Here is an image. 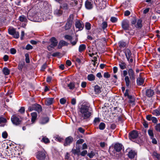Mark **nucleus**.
<instances>
[{
  "label": "nucleus",
  "instance_id": "nucleus-1",
  "mask_svg": "<svg viewBox=\"0 0 160 160\" xmlns=\"http://www.w3.org/2000/svg\"><path fill=\"white\" fill-rule=\"evenodd\" d=\"M79 116L82 120L89 118L92 114V110L88 104H82L80 108Z\"/></svg>",
  "mask_w": 160,
  "mask_h": 160
},
{
  "label": "nucleus",
  "instance_id": "nucleus-2",
  "mask_svg": "<svg viewBox=\"0 0 160 160\" xmlns=\"http://www.w3.org/2000/svg\"><path fill=\"white\" fill-rule=\"evenodd\" d=\"M101 0H94L95 4L100 9H103L106 7L107 2L105 1H102L103 6L101 5Z\"/></svg>",
  "mask_w": 160,
  "mask_h": 160
},
{
  "label": "nucleus",
  "instance_id": "nucleus-3",
  "mask_svg": "<svg viewBox=\"0 0 160 160\" xmlns=\"http://www.w3.org/2000/svg\"><path fill=\"white\" fill-rule=\"evenodd\" d=\"M124 53L127 60L130 62H132L133 60L131 58L132 53L130 50L128 49H127L125 50Z\"/></svg>",
  "mask_w": 160,
  "mask_h": 160
},
{
  "label": "nucleus",
  "instance_id": "nucleus-4",
  "mask_svg": "<svg viewBox=\"0 0 160 160\" xmlns=\"http://www.w3.org/2000/svg\"><path fill=\"white\" fill-rule=\"evenodd\" d=\"M122 28L125 30H130L129 22L128 20H124L122 22Z\"/></svg>",
  "mask_w": 160,
  "mask_h": 160
},
{
  "label": "nucleus",
  "instance_id": "nucleus-5",
  "mask_svg": "<svg viewBox=\"0 0 160 160\" xmlns=\"http://www.w3.org/2000/svg\"><path fill=\"white\" fill-rule=\"evenodd\" d=\"M46 157V154L44 151H39L36 155L37 158L39 160H42L44 159Z\"/></svg>",
  "mask_w": 160,
  "mask_h": 160
},
{
  "label": "nucleus",
  "instance_id": "nucleus-6",
  "mask_svg": "<svg viewBox=\"0 0 160 160\" xmlns=\"http://www.w3.org/2000/svg\"><path fill=\"white\" fill-rule=\"evenodd\" d=\"M11 119L12 123L15 125H18L20 123L21 120L16 115L12 116Z\"/></svg>",
  "mask_w": 160,
  "mask_h": 160
},
{
  "label": "nucleus",
  "instance_id": "nucleus-7",
  "mask_svg": "<svg viewBox=\"0 0 160 160\" xmlns=\"http://www.w3.org/2000/svg\"><path fill=\"white\" fill-rule=\"evenodd\" d=\"M73 138L71 136H69L66 138L65 142L64 143V145L65 146L69 145L73 142Z\"/></svg>",
  "mask_w": 160,
  "mask_h": 160
},
{
  "label": "nucleus",
  "instance_id": "nucleus-8",
  "mask_svg": "<svg viewBox=\"0 0 160 160\" xmlns=\"http://www.w3.org/2000/svg\"><path fill=\"white\" fill-rule=\"evenodd\" d=\"M69 17L70 20H69V21H68L67 22L65 27V28L66 30H68L70 29L72 26V22L73 19V15H70Z\"/></svg>",
  "mask_w": 160,
  "mask_h": 160
},
{
  "label": "nucleus",
  "instance_id": "nucleus-9",
  "mask_svg": "<svg viewBox=\"0 0 160 160\" xmlns=\"http://www.w3.org/2000/svg\"><path fill=\"white\" fill-rule=\"evenodd\" d=\"M75 26L76 27L78 28L79 30H82L84 27V25L82 23V22L78 20H77L76 21Z\"/></svg>",
  "mask_w": 160,
  "mask_h": 160
},
{
  "label": "nucleus",
  "instance_id": "nucleus-10",
  "mask_svg": "<svg viewBox=\"0 0 160 160\" xmlns=\"http://www.w3.org/2000/svg\"><path fill=\"white\" fill-rule=\"evenodd\" d=\"M33 20L35 22H40L42 21V16L40 13H38L33 16Z\"/></svg>",
  "mask_w": 160,
  "mask_h": 160
},
{
  "label": "nucleus",
  "instance_id": "nucleus-11",
  "mask_svg": "<svg viewBox=\"0 0 160 160\" xmlns=\"http://www.w3.org/2000/svg\"><path fill=\"white\" fill-rule=\"evenodd\" d=\"M138 136V132L136 131H133L129 134V138L132 140L135 139Z\"/></svg>",
  "mask_w": 160,
  "mask_h": 160
},
{
  "label": "nucleus",
  "instance_id": "nucleus-12",
  "mask_svg": "<svg viewBox=\"0 0 160 160\" xmlns=\"http://www.w3.org/2000/svg\"><path fill=\"white\" fill-rule=\"evenodd\" d=\"M128 73L131 80H134L135 76L133 70L132 68H129L128 70Z\"/></svg>",
  "mask_w": 160,
  "mask_h": 160
},
{
  "label": "nucleus",
  "instance_id": "nucleus-13",
  "mask_svg": "<svg viewBox=\"0 0 160 160\" xmlns=\"http://www.w3.org/2000/svg\"><path fill=\"white\" fill-rule=\"evenodd\" d=\"M93 2L91 0H87L85 2V5L86 8L88 9H91L92 8Z\"/></svg>",
  "mask_w": 160,
  "mask_h": 160
},
{
  "label": "nucleus",
  "instance_id": "nucleus-14",
  "mask_svg": "<svg viewBox=\"0 0 160 160\" xmlns=\"http://www.w3.org/2000/svg\"><path fill=\"white\" fill-rule=\"evenodd\" d=\"M122 146L120 143H117L114 145V149L118 152H120L122 149Z\"/></svg>",
  "mask_w": 160,
  "mask_h": 160
},
{
  "label": "nucleus",
  "instance_id": "nucleus-15",
  "mask_svg": "<svg viewBox=\"0 0 160 160\" xmlns=\"http://www.w3.org/2000/svg\"><path fill=\"white\" fill-rule=\"evenodd\" d=\"M136 156L137 152L131 150L128 153V156L131 159L134 158Z\"/></svg>",
  "mask_w": 160,
  "mask_h": 160
},
{
  "label": "nucleus",
  "instance_id": "nucleus-16",
  "mask_svg": "<svg viewBox=\"0 0 160 160\" xmlns=\"http://www.w3.org/2000/svg\"><path fill=\"white\" fill-rule=\"evenodd\" d=\"M154 92L151 89H147L146 92V95L148 97H152L154 94Z\"/></svg>",
  "mask_w": 160,
  "mask_h": 160
},
{
  "label": "nucleus",
  "instance_id": "nucleus-17",
  "mask_svg": "<svg viewBox=\"0 0 160 160\" xmlns=\"http://www.w3.org/2000/svg\"><path fill=\"white\" fill-rule=\"evenodd\" d=\"M54 14L57 16H59L62 15V11L60 10V8H56L54 12Z\"/></svg>",
  "mask_w": 160,
  "mask_h": 160
},
{
  "label": "nucleus",
  "instance_id": "nucleus-18",
  "mask_svg": "<svg viewBox=\"0 0 160 160\" xmlns=\"http://www.w3.org/2000/svg\"><path fill=\"white\" fill-rule=\"evenodd\" d=\"M130 77H129L128 76H126L125 77L124 80L126 86L127 87H128L131 85V82L130 81Z\"/></svg>",
  "mask_w": 160,
  "mask_h": 160
},
{
  "label": "nucleus",
  "instance_id": "nucleus-19",
  "mask_svg": "<svg viewBox=\"0 0 160 160\" xmlns=\"http://www.w3.org/2000/svg\"><path fill=\"white\" fill-rule=\"evenodd\" d=\"M32 108L34 110L37 111L38 112L41 111V107L40 105L38 104H35L32 105Z\"/></svg>",
  "mask_w": 160,
  "mask_h": 160
},
{
  "label": "nucleus",
  "instance_id": "nucleus-20",
  "mask_svg": "<svg viewBox=\"0 0 160 160\" xmlns=\"http://www.w3.org/2000/svg\"><path fill=\"white\" fill-rule=\"evenodd\" d=\"M7 121L6 118L2 117H0V126L1 127H4Z\"/></svg>",
  "mask_w": 160,
  "mask_h": 160
},
{
  "label": "nucleus",
  "instance_id": "nucleus-21",
  "mask_svg": "<svg viewBox=\"0 0 160 160\" xmlns=\"http://www.w3.org/2000/svg\"><path fill=\"white\" fill-rule=\"evenodd\" d=\"M50 41L51 42L52 45H53L56 47L58 44V41L56 40V38L54 37H52L50 39Z\"/></svg>",
  "mask_w": 160,
  "mask_h": 160
},
{
  "label": "nucleus",
  "instance_id": "nucleus-22",
  "mask_svg": "<svg viewBox=\"0 0 160 160\" xmlns=\"http://www.w3.org/2000/svg\"><path fill=\"white\" fill-rule=\"evenodd\" d=\"M144 81V79L141 77L138 78L137 80V84L138 85H141L143 84Z\"/></svg>",
  "mask_w": 160,
  "mask_h": 160
},
{
  "label": "nucleus",
  "instance_id": "nucleus-23",
  "mask_svg": "<svg viewBox=\"0 0 160 160\" xmlns=\"http://www.w3.org/2000/svg\"><path fill=\"white\" fill-rule=\"evenodd\" d=\"M53 98H47L45 101V104L47 105H49L52 103Z\"/></svg>",
  "mask_w": 160,
  "mask_h": 160
},
{
  "label": "nucleus",
  "instance_id": "nucleus-24",
  "mask_svg": "<svg viewBox=\"0 0 160 160\" xmlns=\"http://www.w3.org/2000/svg\"><path fill=\"white\" fill-rule=\"evenodd\" d=\"M32 116L31 121L32 123H33L37 118V114L36 112H33L31 113Z\"/></svg>",
  "mask_w": 160,
  "mask_h": 160
},
{
  "label": "nucleus",
  "instance_id": "nucleus-25",
  "mask_svg": "<svg viewBox=\"0 0 160 160\" xmlns=\"http://www.w3.org/2000/svg\"><path fill=\"white\" fill-rule=\"evenodd\" d=\"M126 63L122 61H121L119 62V65L122 69H124L126 68Z\"/></svg>",
  "mask_w": 160,
  "mask_h": 160
},
{
  "label": "nucleus",
  "instance_id": "nucleus-26",
  "mask_svg": "<svg viewBox=\"0 0 160 160\" xmlns=\"http://www.w3.org/2000/svg\"><path fill=\"white\" fill-rule=\"evenodd\" d=\"M49 121V118L48 117H46L42 118L40 121V123L42 124H45L47 123Z\"/></svg>",
  "mask_w": 160,
  "mask_h": 160
},
{
  "label": "nucleus",
  "instance_id": "nucleus-27",
  "mask_svg": "<svg viewBox=\"0 0 160 160\" xmlns=\"http://www.w3.org/2000/svg\"><path fill=\"white\" fill-rule=\"evenodd\" d=\"M19 20L22 22H27V19L26 17L24 15H22L19 17Z\"/></svg>",
  "mask_w": 160,
  "mask_h": 160
},
{
  "label": "nucleus",
  "instance_id": "nucleus-28",
  "mask_svg": "<svg viewBox=\"0 0 160 160\" xmlns=\"http://www.w3.org/2000/svg\"><path fill=\"white\" fill-rule=\"evenodd\" d=\"M142 20L139 19H138L137 21V24L135 25V27L137 28H141L142 27Z\"/></svg>",
  "mask_w": 160,
  "mask_h": 160
},
{
  "label": "nucleus",
  "instance_id": "nucleus-29",
  "mask_svg": "<svg viewBox=\"0 0 160 160\" xmlns=\"http://www.w3.org/2000/svg\"><path fill=\"white\" fill-rule=\"evenodd\" d=\"M94 91L96 94H98L100 93L101 89L100 87L97 85L95 86L94 87Z\"/></svg>",
  "mask_w": 160,
  "mask_h": 160
},
{
  "label": "nucleus",
  "instance_id": "nucleus-30",
  "mask_svg": "<svg viewBox=\"0 0 160 160\" xmlns=\"http://www.w3.org/2000/svg\"><path fill=\"white\" fill-rule=\"evenodd\" d=\"M122 5L124 8H126L130 7L131 4L129 1H127L125 2Z\"/></svg>",
  "mask_w": 160,
  "mask_h": 160
},
{
  "label": "nucleus",
  "instance_id": "nucleus-31",
  "mask_svg": "<svg viewBox=\"0 0 160 160\" xmlns=\"http://www.w3.org/2000/svg\"><path fill=\"white\" fill-rule=\"evenodd\" d=\"M86 48L85 45L82 44L80 45L79 48V51L80 52H82L85 50Z\"/></svg>",
  "mask_w": 160,
  "mask_h": 160
},
{
  "label": "nucleus",
  "instance_id": "nucleus-32",
  "mask_svg": "<svg viewBox=\"0 0 160 160\" xmlns=\"http://www.w3.org/2000/svg\"><path fill=\"white\" fill-rule=\"evenodd\" d=\"M88 79L89 81H93L95 78V76L93 74H90L88 76Z\"/></svg>",
  "mask_w": 160,
  "mask_h": 160
},
{
  "label": "nucleus",
  "instance_id": "nucleus-33",
  "mask_svg": "<svg viewBox=\"0 0 160 160\" xmlns=\"http://www.w3.org/2000/svg\"><path fill=\"white\" fill-rule=\"evenodd\" d=\"M152 113L154 115L158 116L160 115V110L159 109H156L152 111Z\"/></svg>",
  "mask_w": 160,
  "mask_h": 160
},
{
  "label": "nucleus",
  "instance_id": "nucleus-34",
  "mask_svg": "<svg viewBox=\"0 0 160 160\" xmlns=\"http://www.w3.org/2000/svg\"><path fill=\"white\" fill-rule=\"evenodd\" d=\"M72 153L74 154L79 155L80 150L79 148L76 149H72L71 151Z\"/></svg>",
  "mask_w": 160,
  "mask_h": 160
},
{
  "label": "nucleus",
  "instance_id": "nucleus-35",
  "mask_svg": "<svg viewBox=\"0 0 160 160\" xmlns=\"http://www.w3.org/2000/svg\"><path fill=\"white\" fill-rule=\"evenodd\" d=\"M16 30L14 28H9L8 30L9 33L12 35H13L16 32Z\"/></svg>",
  "mask_w": 160,
  "mask_h": 160
},
{
  "label": "nucleus",
  "instance_id": "nucleus-36",
  "mask_svg": "<svg viewBox=\"0 0 160 160\" xmlns=\"http://www.w3.org/2000/svg\"><path fill=\"white\" fill-rule=\"evenodd\" d=\"M3 73L6 75H8L10 72L9 70L7 68H4L3 70Z\"/></svg>",
  "mask_w": 160,
  "mask_h": 160
},
{
  "label": "nucleus",
  "instance_id": "nucleus-37",
  "mask_svg": "<svg viewBox=\"0 0 160 160\" xmlns=\"http://www.w3.org/2000/svg\"><path fill=\"white\" fill-rule=\"evenodd\" d=\"M148 133L150 138H153L154 137V134L153 130L151 129H149L148 130Z\"/></svg>",
  "mask_w": 160,
  "mask_h": 160
},
{
  "label": "nucleus",
  "instance_id": "nucleus-38",
  "mask_svg": "<svg viewBox=\"0 0 160 160\" xmlns=\"http://www.w3.org/2000/svg\"><path fill=\"white\" fill-rule=\"evenodd\" d=\"M60 8H62L63 9L67 10L68 9V6L66 3H64L61 5L60 6Z\"/></svg>",
  "mask_w": 160,
  "mask_h": 160
},
{
  "label": "nucleus",
  "instance_id": "nucleus-39",
  "mask_svg": "<svg viewBox=\"0 0 160 160\" xmlns=\"http://www.w3.org/2000/svg\"><path fill=\"white\" fill-rule=\"evenodd\" d=\"M119 46L120 47L124 48L126 46V43L123 41H120L118 43Z\"/></svg>",
  "mask_w": 160,
  "mask_h": 160
},
{
  "label": "nucleus",
  "instance_id": "nucleus-40",
  "mask_svg": "<svg viewBox=\"0 0 160 160\" xmlns=\"http://www.w3.org/2000/svg\"><path fill=\"white\" fill-rule=\"evenodd\" d=\"M105 124L103 122H101L99 125V128L100 130H103L105 128Z\"/></svg>",
  "mask_w": 160,
  "mask_h": 160
},
{
  "label": "nucleus",
  "instance_id": "nucleus-41",
  "mask_svg": "<svg viewBox=\"0 0 160 160\" xmlns=\"http://www.w3.org/2000/svg\"><path fill=\"white\" fill-rule=\"evenodd\" d=\"M78 41L77 39L75 38H73L71 40V42L73 45H75Z\"/></svg>",
  "mask_w": 160,
  "mask_h": 160
},
{
  "label": "nucleus",
  "instance_id": "nucleus-42",
  "mask_svg": "<svg viewBox=\"0 0 160 160\" xmlns=\"http://www.w3.org/2000/svg\"><path fill=\"white\" fill-rule=\"evenodd\" d=\"M24 64V62H20L18 65V68L19 70H22V68H23V66Z\"/></svg>",
  "mask_w": 160,
  "mask_h": 160
},
{
  "label": "nucleus",
  "instance_id": "nucleus-43",
  "mask_svg": "<svg viewBox=\"0 0 160 160\" xmlns=\"http://www.w3.org/2000/svg\"><path fill=\"white\" fill-rule=\"evenodd\" d=\"M75 86L74 83L71 82L68 84V87L69 88V89H73L75 88Z\"/></svg>",
  "mask_w": 160,
  "mask_h": 160
},
{
  "label": "nucleus",
  "instance_id": "nucleus-44",
  "mask_svg": "<svg viewBox=\"0 0 160 160\" xmlns=\"http://www.w3.org/2000/svg\"><path fill=\"white\" fill-rule=\"evenodd\" d=\"M41 141L44 142L45 143H47L49 142V140L48 138L45 137H43L41 140Z\"/></svg>",
  "mask_w": 160,
  "mask_h": 160
},
{
  "label": "nucleus",
  "instance_id": "nucleus-45",
  "mask_svg": "<svg viewBox=\"0 0 160 160\" xmlns=\"http://www.w3.org/2000/svg\"><path fill=\"white\" fill-rule=\"evenodd\" d=\"M85 27L87 30H90L91 29V24L89 22H86L85 25Z\"/></svg>",
  "mask_w": 160,
  "mask_h": 160
},
{
  "label": "nucleus",
  "instance_id": "nucleus-46",
  "mask_svg": "<svg viewBox=\"0 0 160 160\" xmlns=\"http://www.w3.org/2000/svg\"><path fill=\"white\" fill-rule=\"evenodd\" d=\"M26 58L25 60L27 63H29L30 62V60L29 58V55L28 53H26L25 54Z\"/></svg>",
  "mask_w": 160,
  "mask_h": 160
},
{
  "label": "nucleus",
  "instance_id": "nucleus-47",
  "mask_svg": "<svg viewBox=\"0 0 160 160\" xmlns=\"http://www.w3.org/2000/svg\"><path fill=\"white\" fill-rule=\"evenodd\" d=\"M55 47V46L51 44L48 47L47 49L49 51H51Z\"/></svg>",
  "mask_w": 160,
  "mask_h": 160
},
{
  "label": "nucleus",
  "instance_id": "nucleus-48",
  "mask_svg": "<svg viewBox=\"0 0 160 160\" xmlns=\"http://www.w3.org/2000/svg\"><path fill=\"white\" fill-rule=\"evenodd\" d=\"M8 133L6 131H4L2 133V137L4 138H6L8 137Z\"/></svg>",
  "mask_w": 160,
  "mask_h": 160
},
{
  "label": "nucleus",
  "instance_id": "nucleus-49",
  "mask_svg": "<svg viewBox=\"0 0 160 160\" xmlns=\"http://www.w3.org/2000/svg\"><path fill=\"white\" fill-rule=\"evenodd\" d=\"M102 29L104 30L105 28H106L108 26L107 23L106 22H104L102 23Z\"/></svg>",
  "mask_w": 160,
  "mask_h": 160
},
{
  "label": "nucleus",
  "instance_id": "nucleus-50",
  "mask_svg": "<svg viewBox=\"0 0 160 160\" xmlns=\"http://www.w3.org/2000/svg\"><path fill=\"white\" fill-rule=\"evenodd\" d=\"M100 122V119L99 118H96L94 120V123L95 124H97Z\"/></svg>",
  "mask_w": 160,
  "mask_h": 160
},
{
  "label": "nucleus",
  "instance_id": "nucleus-51",
  "mask_svg": "<svg viewBox=\"0 0 160 160\" xmlns=\"http://www.w3.org/2000/svg\"><path fill=\"white\" fill-rule=\"evenodd\" d=\"M155 128L156 131L160 132V123L157 124L155 127Z\"/></svg>",
  "mask_w": 160,
  "mask_h": 160
},
{
  "label": "nucleus",
  "instance_id": "nucleus-52",
  "mask_svg": "<svg viewBox=\"0 0 160 160\" xmlns=\"http://www.w3.org/2000/svg\"><path fill=\"white\" fill-rule=\"evenodd\" d=\"M13 36L14 38H18L19 36V33L18 32L16 31Z\"/></svg>",
  "mask_w": 160,
  "mask_h": 160
},
{
  "label": "nucleus",
  "instance_id": "nucleus-53",
  "mask_svg": "<svg viewBox=\"0 0 160 160\" xmlns=\"http://www.w3.org/2000/svg\"><path fill=\"white\" fill-rule=\"evenodd\" d=\"M84 142V141L83 139H78L77 142L76 143V145H77L78 144H81L82 143Z\"/></svg>",
  "mask_w": 160,
  "mask_h": 160
},
{
  "label": "nucleus",
  "instance_id": "nucleus-54",
  "mask_svg": "<svg viewBox=\"0 0 160 160\" xmlns=\"http://www.w3.org/2000/svg\"><path fill=\"white\" fill-rule=\"evenodd\" d=\"M66 100L64 98H62L60 100V102L62 104H64L66 102Z\"/></svg>",
  "mask_w": 160,
  "mask_h": 160
},
{
  "label": "nucleus",
  "instance_id": "nucleus-55",
  "mask_svg": "<svg viewBox=\"0 0 160 160\" xmlns=\"http://www.w3.org/2000/svg\"><path fill=\"white\" fill-rule=\"evenodd\" d=\"M151 121L154 123H156L158 122V119L155 117H152Z\"/></svg>",
  "mask_w": 160,
  "mask_h": 160
},
{
  "label": "nucleus",
  "instance_id": "nucleus-56",
  "mask_svg": "<svg viewBox=\"0 0 160 160\" xmlns=\"http://www.w3.org/2000/svg\"><path fill=\"white\" fill-rule=\"evenodd\" d=\"M111 21L112 22H116L117 21V19L115 17H112L110 19Z\"/></svg>",
  "mask_w": 160,
  "mask_h": 160
},
{
  "label": "nucleus",
  "instance_id": "nucleus-57",
  "mask_svg": "<svg viewBox=\"0 0 160 160\" xmlns=\"http://www.w3.org/2000/svg\"><path fill=\"white\" fill-rule=\"evenodd\" d=\"M19 112L21 113H23L25 112V108L24 107H21L19 110Z\"/></svg>",
  "mask_w": 160,
  "mask_h": 160
},
{
  "label": "nucleus",
  "instance_id": "nucleus-58",
  "mask_svg": "<svg viewBox=\"0 0 160 160\" xmlns=\"http://www.w3.org/2000/svg\"><path fill=\"white\" fill-rule=\"evenodd\" d=\"M94 155V153L93 152L91 151L90 153L88 154V156L90 158H92Z\"/></svg>",
  "mask_w": 160,
  "mask_h": 160
},
{
  "label": "nucleus",
  "instance_id": "nucleus-59",
  "mask_svg": "<svg viewBox=\"0 0 160 160\" xmlns=\"http://www.w3.org/2000/svg\"><path fill=\"white\" fill-rule=\"evenodd\" d=\"M110 75L107 72H105L104 74V77L106 78H108L110 77Z\"/></svg>",
  "mask_w": 160,
  "mask_h": 160
},
{
  "label": "nucleus",
  "instance_id": "nucleus-60",
  "mask_svg": "<svg viewBox=\"0 0 160 160\" xmlns=\"http://www.w3.org/2000/svg\"><path fill=\"white\" fill-rule=\"evenodd\" d=\"M32 48V47L31 45L30 44H28L26 48L25 49L27 50H29L30 49H31Z\"/></svg>",
  "mask_w": 160,
  "mask_h": 160
},
{
  "label": "nucleus",
  "instance_id": "nucleus-61",
  "mask_svg": "<svg viewBox=\"0 0 160 160\" xmlns=\"http://www.w3.org/2000/svg\"><path fill=\"white\" fill-rule=\"evenodd\" d=\"M10 52L11 54H14L16 53V51L15 49L14 48H12L10 49Z\"/></svg>",
  "mask_w": 160,
  "mask_h": 160
},
{
  "label": "nucleus",
  "instance_id": "nucleus-62",
  "mask_svg": "<svg viewBox=\"0 0 160 160\" xmlns=\"http://www.w3.org/2000/svg\"><path fill=\"white\" fill-rule=\"evenodd\" d=\"M60 44H62L63 46H67L68 45L67 43L63 40H61L60 41Z\"/></svg>",
  "mask_w": 160,
  "mask_h": 160
},
{
  "label": "nucleus",
  "instance_id": "nucleus-63",
  "mask_svg": "<svg viewBox=\"0 0 160 160\" xmlns=\"http://www.w3.org/2000/svg\"><path fill=\"white\" fill-rule=\"evenodd\" d=\"M153 155L157 158H158L159 157V155L156 152H153Z\"/></svg>",
  "mask_w": 160,
  "mask_h": 160
},
{
  "label": "nucleus",
  "instance_id": "nucleus-64",
  "mask_svg": "<svg viewBox=\"0 0 160 160\" xmlns=\"http://www.w3.org/2000/svg\"><path fill=\"white\" fill-rule=\"evenodd\" d=\"M71 104L73 105H75L76 103V99L75 98H73L72 99Z\"/></svg>",
  "mask_w": 160,
  "mask_h": 160
}]
</instances>
